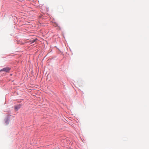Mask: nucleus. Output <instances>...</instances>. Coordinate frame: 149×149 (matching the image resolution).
Instances as JSON below:
<instances>
[{
  "instance_id": "nucleus-3",
  "label": "nucleus",
  "mask_w": 149,
  "mask_h": 149,
  "mask_svg": "<svg viewBox=\"0 0 149 149\" xmlns=\"http://www.w3.org/2000/svg\"><path fill=\"white\" fill-rule=\"evenodd\" d=\"M9 122V120L7 119L5 121V123H6V124H8Z\"/></svg>"
},
{
  "instance_id": "nucleus-2",
  "label": "nucleus",
  "mask_w": 149,
  "mask_h": 149,
  "mask_svg": "<svg viewBox=\"0 0 149 149\" xmlns=\"http://www.w3.org/2000/svg\"><path fill=\"white\" fill-rule=\"evenodd\" d=\"M21 107V105L20 104H19L15 106V109L17 110L20 108Z\"/></svg>"
},
{
  "instance_id": "nucleus-4",
  "label": "nucleus",
  "mask_w": 149,
  "mask_h": 149,
  "mask_svg": "<svg viewBox=\"0 0 149 149\" xmlns=\"http://www.w3.org/2000/svg\"><path fill=\"white\" fill-rule=\"evenodd\" d=\"M36 40H37L36 39L32 40V42L33 43V42H35Z\"/></svg>"
},
{
  "instance_id": "nucleus-1",
  "label": "nucleus",
  "mask_w": 149,
  "mask_h": 149,
  "mask_svg": "<svg viewBox=\"0 0 149 149\" xmlns=\"http://www.w3.org/2000/svg\"><path fill=\"white\" fill-rule=\"evenodd\" d=\"M10 69V68L8 67H6L4 68L3 69H2L1 70V71H4L6 72H9Z\"/></svg>"
}]
</instances>
